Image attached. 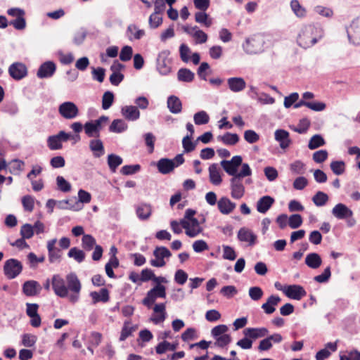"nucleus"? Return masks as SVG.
Here are the masks:
<instances>
[{
    "instance_id": "f257e3e1",
    "label": "nucleus",
    "mask_w": 360,
    "mask_h": 360,
    "mask_svg": "<svg viewBox=\"0 0 360 360\" xmlns=\"http://www.w3.org/2000/svg\"><path fill=\"white\" fill-rule=\"evenodd\" d=\"M51 286L58 297H68L72 303L79 300L82 284L76 274L70 273L65 278L59 274H54L51 278Z\"/></svg>"
},
{
    "instance_id": "f03ea898",
    "label": "nucleus",
    "mask_w": 360,
    "mask_h": 360,
    "mask_svg": "<svg viewBox=\"0 0 360 360\" xmlns=\"http://www.w3.org/2000/svg\"><path fill=\"white\" fill-rule=\"evenodd\" d=\"M323 37V30L322 28L313 25H308L302 27L297 41L300 46L307 49L314 45Z\"/></svg>"
},
{
    "instance_id": "7ed1b4c3",
    "label": "nucleus",
    "mask_w": 360,
    "mask_h": 360,
    "mask_svg": "<svg viewBox=\"0 0 360 360\" xmlns=\"http://www.w3.org/2000/svg\"><path fill=\"white\" fill-rule=\"evenodd\" d=\"M265 39L262 34H255L247 38L242 44L243 51L248 55H255L264 51Z\"/></svg>"
},
{
    "instance_id": "20e7f679",
    "label": "nucleus",
    "mask_w": 360,
    "mask_h": 360,
    "mask_svg": "<svg viewBox=\"0 0 360 360\" xmlns=\"http://www.w3.org/2000/svg\"><path fill=\"white\" fill-rule=\"evenodd\" d=\"M184 162L183 154H178L171 160L168 158H161L157 162V167L160 173L167 174L172 172L175 167H177Z\"/></svg>"
},
{
    "instance_id": "39448f33",
    "label": "nucleus",
    "mask_w": 360,
    "mask_h": 360,
    "mask_svg": "<svg viewBox=\"0 0 360 360\" xmlns=\"http://www.w3.org/2000/svg\"><path fill=\"white\" fill-rule=\"evenodd\" d=\"M166 297V287L165 285H155L142 300L143 304L150 308L158 298Z\"/></svg>"
},
{
    "instance_id": "423d86ee",
    "label": "nucleus",
    "mask_w": 360,
    "mask_h": 360,
    "mask_svg": "<svg viewBox=\"0 0 360 360\" xmlns=\"http://www.w3.org/2000/svg\"><path fill=\"white\" fill-rule=\"evenodd\" d=\"M22 271V264L16 259H9L4 263V273L8 279L16 278L21 274Z\"/></svg>"
},
{
    "instance_id": "0eeeda50",
    "label": "nucleus",
    "mask_w": 360,
    "mask_h": 360,
    "mask_svg": "<svg viewBox=\"0 0 360 360\" xmlns=\"http://www.w3.org/2000/svg\"><path fill=\"white\" fill-rule=\"evenodd\" d=\"M170 51L163 50L159 53L157 58V70L160 74L167 75L171 72V60L169 58Z\"/></svg>"
},
{
    "instance_id": "6e6552de",
    "label": "nucleus",
    "mask_w": 360,
    "mask_h": 360,
    "mask_svg": "<svg viewBox=\"0 0 360 360\" xmlns=\"http://www.w3.org/2000/svg\"><path fill=\"white\" fill-rule=\"evenodd\" d=\"M153 255L155 259L150 261V265L154 267H162L166 264L165 259H169L172 253L167 248L160 246L153 250Z\"/></svg>"
},
{
    "instance_id": "1a4fd4ad",
    "label": "nucleus",
    "mask_w": 360,
    "mask_h": 360,
    "mask_svg": "<svg viewBox=\"0 0 360 360\" xmlns=\"http://www.w3.org/2000/svg\"><path fill=\"white\" fill-rule=\"evenodd\" d=\"M71 134L60 131L57 134L50 136L47 139L48 147L52 150H60L63 148L62 142L70 139Z\"/></svg>"
},
{
    "instance_id": "9d476101",
    "label": "nucleus",
    "mask_w": 360,
    "mask_h": 360,
    "mask_svg": "<svg viewBox=\"0 0 360 360\" xmlns=\"http://www.w3.org/2000/svg\"><path fill=\"white\" fill-rule=\"evenodd\" d=\"M58 112L64 119L73 120L79 115V108L75 103L65 101L58 107Z\"/></svg>"
},
{
    "instance_id": "9b49d317",
    "label": "nucleus",
    "mask_w": 360,
    "mask_h": 360,
    "mask_svg": "<svg viewBox=\"0 0 360 360\" xmlns=\"http://www.w3.org/2000/svg\"><path fill=\"white\" fill-rule=\"evenodd\" d=\"M181 224L183 229H185L186 234L190 238L196 237L203 230L197 219L191 220L181 219Z\"/></svg>"
},
{
    "instance_id": "f8f14e48",
    "label": "nucleus",
    "mask_w": 360,
    "mask_h": 360,
    "mask_svg": "<svg viewBox=\"0 0 360 360\" xmlns=\"http://www.w3.org/2000/svg\"><path fill=\"white\" fill-rule=\"evenodd\" d=\"M243 162L242 157L240 155L233 156L231 160H222L221 165L224 171L229 174L235 177L238 172V168Z\"/></svg>"
},
{
    "instance_id": "ddd939ff",
    "label": "nucleus",
    "mask_w": 360,
    "mask_h": 360,
    "mask_svg": "<svg viewBox=\"0 0 360 360\" xmlns=\"http://www.w3.org/2000/svg\"><path fill=\"white\" fill-rule=\"evenodd\" d=\"M347 36L350 42L354 45L360 44V17L354 19L347 29Z\"/></svg>"
},
{
    "instance_id": "4468645a",
    "label": "nucleus",
    "mask_w": 360,
    "mask_h": 360,
    "mask_svg": "<svg viewBox=\"0 0 360 360\" xmlns=\"http://www.w3.org/2000/svg\"><path fill=\"white\" fill-rule=\"evenodd\" d=\"M230 188L231 195L234 199H240L245 194V186L243 184L242 179L232 177L230 180Z\"/></svg>"
},
{
    "instance_id": "2eb2a0df",
    "label": "nucleus",
    "mask_w": 360,
    "mask_h": 360,
    "mask_svg": "<svg viewBox=\"0 0 360 360\" xmlns=\"http://www.w3.org/2000/svg\"><path fill=\"white\" fill-rule=\"evenodd\" d=\"M237 237L240 242L246 243L248 246L255 245L257 239V235L246 227H242L239 229Z\"/></svg>"
},
{
    "instance_id": "dca6fc26",
    "label": "nucleus",
    "mask_w": 360,
    "mask_h": 360,
    "mask_svg": "<svg viewBox=\"0 0 360 360\" xmlns=\"http://www.w3.org/2000/svg\"><path fill=\"white\" fill-rule=\"evenodd\" d=\"M8 73L14 79L20 80L27 75V69L25 64L17 62L10 65Z\"/></svg>"
},
{
    "instance_id": "f3484780",
    "label": "nucleus",
    "mask_w": 360,
    "mask_h": 360,
    "mask_svg": "<svg viewBox=\"0 0 360 360\" xmlns=\"http://www.w3.org/2000/svg\"><path fill=\"white\" fill-rule=\"evenodd\" d=\"M285 295L293 300H300L307 295L304 288L299 285H290L284 288Z\"/></svg>"
},
{
    "instance_id": "a211bd4d",
    "label": "nucleus",
    "mask_w": 360,
    "mask_h": 360,
    "mask_svg": "<svg viewBox=\"0 0 360 360\" xmlns=\"http://www.w3.org/2000/svg\"><path fill=\"white\" fill-rule=\"evenodd\" d=\"M57 243L56 238H53L47 242V250L49 255V260L51 263L60 262L62 257V251L56 247Z\"/></svg>"
},
{
    "instance_id": "6ab92c4d",
    "label": "nucleus",
    "mask_w": 360,
    "mask_h": 360,
    "mask_svg": "<svg viewBox=\"0 0 360 360\" xmlns=\"http://www.w3.org/2000/svg\"><path fill=\"white\" fill-rule=\"evenodd\" d=\"M167 318L166 304L165 303H159L155 304L153 307V314L150 320L154 324H159L163 322Z\"/></svg>"
},
{
    "instance_id": "aec40b11",
    "label": "nucleus",
    "mask_w": 360,
    "mask_h": 360,
    "mask_svg": "<svg viewBox=\"0 0 360 360\" xmlns=\"http://www.w3.org/2000/svg\"><path fill=\"white\" fill-rule=\"evenodd\" d=\"M56 70V66L53 62L46 61L40 65L37 76L40 79L49 78L53 75Z\"/></svg>"
},
{
    "instance_id": "412c9836",
    "label": "nucleus",
    "mask_w": 360,
    "mask_h": 360,
    "mask_svg": "<svg viewBox=\"0 0 360 360\" xmlns=\"http://www.w3.org/2000/svg\"><path fill=\"white\" fill-rule=\"evenodd\" d=\"M41 290V286L39 282L34 280L27 281L22 285V292L27 296H35L39 294Z\"/></svg>"
},
{
    "instance_id": "4be33fe9",
    "label": "nucleus",
    "mask_w": 360,
    "mask_h": 360,
    "mask_svg": "<svg viewBox=\"0 0 360 360\" xmlns=\"http://www.w3.org/2000/svg\"><path fill=\"white\" fill-rule=\"evenodd\" d=\"M333 215L338 219H345L353 216V212L345 204L338 203L332 210Z\"/></svg>"
},
{
    "instance_id": "5701e85b",
    "label": "nucleus",
    "mask_w": 360,
    "mask_h": 360,
    "mask_svg": "<svg viewBox=\"0 0 360 360\" xmlns=\"http://www.w3.org/2000/svg\"><path fill=\"white\" fill-rule=\"evenodd\" d=\"M121 114L129 121H136L140 117V111L134 105H124L122 107Z\"/></svg>"
},
{
    "instance_id": "b1692460",
    "label": "nucleus",
    "mask_w": 360,
    "mask_h": 360,
    "mask_svg": "<svg viewBox=\"0 0 360 360\" xmlns=\"http://www.w3.org/2000/svg\"><path fill=\"white\" fill-rule=\"evenodd\" d=\"M217 207L221 214H229L234 210L236 205L227 197H222L218 200Z\"/></svg>"
},
{
    "instance_id": "393cba45",
    "label": "nucleus",
    "mask_w": 360,
    "mask_h": 360,
    "mask_svg": "<svg viewBox=\"0 0 360 360\" xmlns=\"http://www.w3.org/2000/svg\"><path fill=\"white\" fill-rule=\"evenodd\" d=\"M275 139L282 149H286L291 143L290 134L284 129H277L274 133Z\"/></svg>"
},
{
    "instance_id": "a878e982",
    "label": "nucleus",
    "mask_w": 360,
    "mask_h": 360,
    "mask_svg": "<svg viewBox=\"0 0 360 360\" xmlns=\"http://www.w3.org/2000/svg\"><path fill=\"white\" fill-rule=\"evenodd\" d=\"M227 84L229 89L234 93L242 91L246 86V82L242 77H230L227 79Z\"/></svg>"
},
{
    "instance_id": "bb28decb",
    "label": "nucleus",
    "mask_w": 360,
    "mask_h": 360,
    "mask_svg": "<svg viewBox=\"0 0 360 360\" xmlns=\"http://www.w3.org/2000/svg\"><path fill=\"white\" fill-rule=\"evenodd\" d=\"M245 336L250 339L256 340L257 338L265 337L268 335L269 330L266 328H247L243 330Z\"/></svg>"
},
{
    "instance_id": "cd10ccee",
    "label": "nucleus",
    "mask_w": 360,
    "mask_h": 360,
    "mask_svg": "<svg viewBox=\"0 0 360 360\" xmlns=\"http://www.w3.org/2000/svg\"><path fill=\"white\" fill-rule=\"evenodd\" d=\"M274 199L269 195L260 198L257 202V210L261 214H265L274 203Z\"/></svg>"
},
{
    "instance_id": "c85d7f7f",
    "label": "nucleus",
    "mask_w": 360,
    "mask_h": 360,
    "mask_svg": "<svg viewBox=\"0 0 360 360\" xmlns=\"http://www.w3.org/2000/svg\"><path fill=\"white\" fill-rule=\"evenodd\" d=\"M89 149L96 158H99L105 153V148L103 142L98 139H94L89 141Z\"/></svg>"
},
{
    "instance_id": "c756f323",
    "label": "nucleus",
    "mask_w": 360,
    "mask_h": 360,
    "mask_svg": "<svg viewBox=\"0 0 360 360\" xmlns=\"http://www.w3.org/2000/svg\"><path fill=\"white\" fill-rule=\"evenodd\" d=\"M281 299L278 295H271L266 302L262 305V309L266 314H271L276 310V306L278 304Z\"/></svg>"
},
{
    "instance_id": "7c9ffc66",
    "label": "nucleus",
    "mask_w": 360,
    "mask_h": 360,
    "mask_svg": "<svg viewBox=\"0 0 360 360\" xmlns=\"http://www.w3.org/2000/svg\"><path fill=\"white\" fill-rule=\"evenodd\" d=\"M209 177L212 184L215 186L221 184L222 179L220 174V169L217 164L213 163L209 167Z\"/></svg>"
},
{
    "instance_id": "2f4dec72",
    "label": "nucleus",
    "mask_w": 360,
    "mask_h": 360,
    "mask_svg": "<svg viewBox=\"0 0 360 360\" xmlns=\"http://www.w3.org/2000/svg\"><path fill=\"white\" fill-rule=\"evenodd\" d=\"M145 34L144 30L139 29L138 26L134 24H131L127 27V34L130 41L139 40Z\"/></svg>"
},
{
    "instance_id": "473e14b6",
    "label": "nucleus",
    "mask_w": 360,
    "mask_h": 360,
    "mask_svg": "<svg viewBox=\"0 0 360 360\" xmlns=\"http://www.w3.org/2000/svg\"><path fill=\"white\" fill-rule=\"evenodd\" d=\"M167 108L173 114H178L182 110V103L180 99L176 96H170L167 98Z\"/></svg>"
},
{
    "instance_id": "72a5a7b5",
    "label": "nucleus",
    "mask_w": 360,
    "mask_h": 360,
    "mask_svg": "<svg viewBox=\"0 0 360 360\" xmlns=\"http://www.w3.org/2000/svg\"><path fill=\"white\" fill-rule=\"evenodd\" d=\"M305 264L311 269H317L322 264V259L318 253L308 254L305 257Z\"/></svg>"
},
{
    "instance_id": "f704fd0d",
    "label": "nucleus",
    "mask_w": 360,
    "mask_h": 360,
    "mask_svg": "<svg viewBox=\"0 0 360 360\" xmlns=\"http://www.w3.org/2000/svg\"><path fill=\"white\" fill-rule=\"evenodd\" d=\"M90 296L93 300V302L97 303L98 302H106L109 300V292L106 288H102L98 292L96 291L91 292Z\"/></svg>"
},
{
    "instance_id": "c9c22d12",
    "label": "nucleus",
    "mask_w": 360,
    "mask_h": 360,
    "mask_svg": "<svg viewBox=\"0 0 360 360\" xmlns=\"http://www.w3.org/2000/svg\"><path fill=\"white\" fill-rule=\"evenodd\" d=\"M152 209L149 204L143 203L139 205L136 208V214L141 220L148 219L151 215Z\"/></svg>"
},
{
    "instance_id": "e433bc0d",
    "label": "nucleus",
    "mask_w": 360,
    "mask_h": 360,
    "mask_svg": "<svg viewBox=\"0 0 360 360\" xmlns=\"http://www.w3.org/2000/svg\"><path fill=\"white\" fill-rule=\"evenodd\" d=\"M195 74L187 68H181L178 70L177 78L180 82H191L193 80Z\"/></svg>"
},
{
    "instance_id": "4c0bfd02",
    "label": "nucleus",
    "mask_w": 360,
    "mask_h": 360,
    "mask_svg": "<svg viewBox=\"0 0 360 360\" xmlns=\"http://www.w3.org/2000/svg\"><path fill=\"white\" fill-rule=\"evenodd\" d=\"M127 124L121 119L114 120L111 123L109 130L114 133H122L127 129Z\"/></svg>"
},
{
    "instance_id": "58836bf2",
    "label": "nucleus",
    "mask_w": 360,
    "mask_h": 360,
    "mask_svg": "<svg viewBox=\"0 0 360 360\" xmlns=\"http://www.w3.org/2000/svg\"><path fill=\"white\" fill-rule=\"evenodd\" d=\"M195 20L196 22L202 24L207 27H209L212 25V19L210 18L205 11H200V12L195 13Z\"/></svg>"
},
{
    "instance_id": "ea45409f",
    "label": "nucleus",
    "mask_w": 360,
    "mask_h": 360,
    "mask_svg": "<svg viewBox=\"0 0 360 360\" xmlns=\"http://www.w3.org/2000/svg\"><path fill=\"white\" fill-rule=\"evenodd\" d=\"M217 139L221 141L226 145L233 146L238 142L239 136L236 134L226 132L223 136H219Z\"/></svg>"
},
{
    "instance_id": "a19ab883",
    "label": "nucleus",
    "mask_w": 360,
    "mask_h": 360,
    "mask_svg": "<svg viewBox=\"0 0 360 360\" xmlns=\"http://www.w3.org/2000/svg\"><path fill=\"white\" fill-rule=\"evenodd\" d=\"M326 144L324 139L320 134H315L311 137L308 143L310 150L316 149Z\"/></svg>"
},
{
    "instance_id": "79ce46f5",
    "label": "nucleus",
    "mask_w": 360,
    "mask_h": 360,
    "mask_svg": "<svg viewBox=\"0 0 360 360\" xmlns=\"http://www.w3.org/2000/svg\"><path fill=\"white\" fill-rule=\"evenodd\" d=\"M122 163V158L115 154H110L108 156V165L110 169L115 172L117 168Z\"/></svg>"
},
{
    "instance_id": "37998d69",
    "label": "nucleus",
    "mask_w": 360,
    "mask_h": 360,
    "mask_svg": "<svg viewBox=\"0 0 360 360\" xmlns=\"http://www.w3.org/2000/svg\"><path fill=\"white\" fill-rule=\"evenodd\" d=\"M177 344H172L167 341H162L160 342L155 347L156 353L158 354H162L166 351H174L176 349Z\"/></svg>"
},
{
    "instance_id": "c03bdc74",
    "label": "nucleus",
    "mask_w": 360,
    "mask_h": 360,
    "mask_svg": "<svg viewBox=\"0 0 360 360\" xmlns=\"http://www.w3.org/2000/svg\"><path fill=\"white\" fill-rule=\"evenodd\" d=\"M68 256L70 258L74 259L78 263L82 262L85 259V253L84 251L75 247L70 249Z\"/></svg>"
},
{
    "instance_id": "a18cd8bd",
    "label": "nucleus",
    "mask_w": 360,
    "mask_h": 360,
    "mask_svg": "<svg viewBox=\"0 0 360 360\" xmlns=\"http://www.w3.org/2000/svg\"><path fill=\"white\" fill-rule=\"evenodd\" d=\"M84 129L88 137L98 138L100 136V132L91 121L86 122L84 124Z\"/></svg>"
},
{
    "instance_id": "49530a36",
    "label": "nucleus",
    "mask_w": 360,
    "mask_h": 360,
    "mask_svg": "<svg viewBox=\"0 0 360 360\" xmlns=\"http://www.w3.org/2000/svg\"><path fill=\"white\" fill-rule=\"evenodd\" d=\"M193 120L197 125L206 124L210 121V117L205 111L201 110L194 114Z\"/></svg>"
},
{
    "instance_id": "de8ad7c7",
    "label": "nucleus",
    "mask_w": 360,
    "mask_h": 360,
    "mask_svg": "<svg viewBox=\"0 0 360 360\" xmlns=\"http://www.w3.org/2000/svg\"><path fill=\"white\" fill-rule=\"evenodd\" d=\"M290 7L295 15L298 18H303L306 15V9L300 5L297 0H292Z\"/></svg>"
},
{
    "instance_id": "09e8293b",
    "label": "nucleus",
    "mask_w": 360,
    "mask_h": 360,
    "mask_svg": "<svg viewBox=\"0 0 360 360\" xmlns=\"http://www.w3.org/2000/svg\"><path fill=\"white\" fill-rule=\"evenodd\" d=\"M328 200V196L322 191H318L312 198L313 202L317 207H322L326 204Z\"/></svg>"
},
{
    "instance_id": "8fccbe9b",
    "label": "nucleus",
    "mask_w": 360,
    "mask_h": 360,
    "mask_svg": "<svg viewBox=\"0 0 360 360\" xmlns=\"http://www.w3.org/2000/svg\"><path fill=\"white\" fill-rule=\"evenodd\" d=\"M330 167L333 172L336 175H341L345 171V163L342 160L331 162Z\"/></svg>"
},
{
    "instance_id": "3c124183",
    "label": "nucleus",
    "mask_w": 360,
    "mask_h": 360,
    "mask_svg": "<svg viewBox=\"0 0 360 360\" xmlns=\"http://www.w3.org/2000/svg\"><path fill=\"white\" fill-rule=\"evenodd\" d=\"M222 249H223V255H222L223 259L230 260V261H233L236 259L237 255H236V252L235 250L233 249V248H232L229 245H222Z\"/></svg>"
},
{
    "instance_id": "603ef678",
    "label": "nucleus",
    "mask_w": 360,
    "mask_h": 360,
    "mask_svg": "<svg viewBox=\"0 0 360 360\" xmlns=\"http://www.w3.org/2000/svg\"><path fill=\"white\" fill-rule=\"evenodd\" d=\"M114 101V94L111 91H105L102 97V108L108 110L112 105Z\"/></svg>"
},
{
    "instance_id": "864d4df0",
    "label": "nucleus",
    "mask_w": 360,
    "mask_h": 360,
    "mask_svg": "<svg viewBox=\"0 0 360 360\" xmlns=\"http://www.w3.org/2000/svg\"><path fill=\"white\" fill-rule=\"evenodd\" d=\"M290 169L295 174H303L305 172V165L300 160H296L290 165Z\"/></svg>"
},
{
    "instance_id": "5fc2aeb1",
    "label": "nucleus",
    "mask_w": 360,
    "mask_h": 360,
    "mask_svg": "<svg viewBox=\"0 0 360 360\" xmlns=\"http://www.w3.org/2000/svg\"><path fill=\"white\" fill-rule=\"evenodd\" d=\"M91 199V195L89 192H87L84 190L80 189L78 192L79 203H77V205L78 206V208L77 209V210L82 209V205H80V203H89V202H90Z\"/></svg>"
},
{
    "instance_id": "6e6d98bb",
    "label": "nucleus",
    "mask_w": 360,
    "mask_h": 360,
    "mask_svg": "<svg viewBox=\"0 0 360 360\" xmlns=\"http://www.w3.org/2000/svg\"><path fill=\"white\" fill-rule=\"evenodd\" d=\"M56 184L58 188L62 192H69L71 190V184L62 176L56 177Z\"/></svg>"
},
{
    "instance_id": "4d7b16f0",
    "label": "nucleus",
    "mask_w": 360,
    "mask_h": 360,
    "mask_svg": "<svg viewBox=\"0 0 360 360\" xmlns=\"http://www.w3.org/2000/svg\"><path fill=\"white\" fill-rule=\"evenodd\" d=\"M160 15L153 12L149 16L148 24L151 29H156L162 23V18Z\"/></svg>"
},
{
    "instance_id": "13d9d810",
    "label": "nucleus",
    "mask_w": 360,
    "mask_h": 360,
    "mask_svg": "<svg viewBox=\"0 0 360 360\" xmlns=\"http://www.w3.org/2000/svg\"><path fill=\"white\" fill-rule=\"evenodd\" d=\"M20 233L24 238L30 239L34 236V227L30 224H25L21 226Z\"/></svg>"
},
{
    "instance_id": "bf43d9fd",
    "label": "nucleus",
    "mask_w": 360,
    "mask_h": 360,
    "mask_svg": "<svg viewBox=\"0 0 360 360\" xmlns=\"http://www.w3.org/2000/svg\"><path fill=\"white\" fill-rule=\"evenodd\" d=\"M133 55V49L130 46H124L121 49L120 53V59L123 61H129L131 60Z\"/></svg>"
},
{
    "instance_id": "052dcab7",
    "label": "nucleus",
    "mask_w": 360,
    "mask_h": 360,
    "mask_svg": "<svg viewBox=\"0 0 360 360\" xmlns=\"http://www.w3.org/2000/svg\"><path fill=\"white\" fill-rule=\"evenodd\" d=\"M314 10L317 14L327 18H331L334 14L331 8L322 6H316L314 7Z\"/></svg>"
},
{
    "instance_id": "680f3d73",
    "label": "nucleus",
    "mask_w": 360,
    "mask_h": 360,
    "mask_svg": "<svg viewBox=\"0 0 360 360\" xmlns=\"http://www.w3.org/2000/svg\"><path fill=\"white\" fill-rule=\"evenodd\" d=\"M191 136H186L182 140V146L185 153H190L195 150L196 143L191 141Z\"/></svg>"
},
{
    "instance_id": "e2e57ef3",
    "label": "nucleus",
    "mask_w": 360,
    "mask_h": 360,
    "mask_svg": "<svg viewBox=\"0 0 360 360\" xmlns=\"http://www.w3.org/2000/svg\"><path fill=\"white\" fill-rule=\"evenodd\" d=\"M96 245L95 238L89 234H86L83 236L82 238V246L86 250H91L93 249L94 246Z\"/></svg>"
},
{
    "instance_id": "0e129e2a",
    "label": "nucleus",
    "mask_w": 360,
    "mask_h": 360,
    "mask_svg": "<svg viewBox=\"0 0 360 360\" xmlns=\"http://www.w3.org/2000/svg\"><path fill=\"white\" fill-rule=\"evenodd\" d=\"M192 37L195 39L196 44H204L207 41L208 38L207 34L198 27Z\"/></svg>"
},
{
    "instance_id": "69168bd1",
    "label": "nucleus",
    "mask_w": 360,
    "mask_h": 360,
    "mask_svg": "<svg viewBox=\"0 0 360 360\" xmlns=\"http://www.w3.org/2000/svg\"><path fill=\"white\" fill-rule=\"evenodd\" d=\"M302 218L300 214H292L288 219V225L291 229H297L302 225Z\"/></svg>"
},
{
    "instance_id": "338daca9",
    "label": "nucleus",
    "mask_w": 360,
    "mask_h": 360,
    "mask_svg": "<svg viewBox=\"0 0 360 360\" xmlns=\"http://www.w3.org/2000/svg\"><path fill=\"white\" fill-rule=\"evenodd\" d=\"M191 49L186 44H181L179 46V54L181 60L184 63H188L190 60L189 54Z\"/></svg>"
},
{
    "instance_id": "774afa93",
    "label": "nucleus",
    "mask_w": 360,
    "mask_h": 360,
    "mask_svg": "<svg viewBox=\"0 0 360 360\" xmlns=\"http://www.w3.org/2000/svg\"><path fill=\"white\" fill-rule=\"evenodd\" d=\"M37 336L32 334H24L22 337V343L25 347H31L34 345L37 342Z\"/></svg>"
}]
</instances>
